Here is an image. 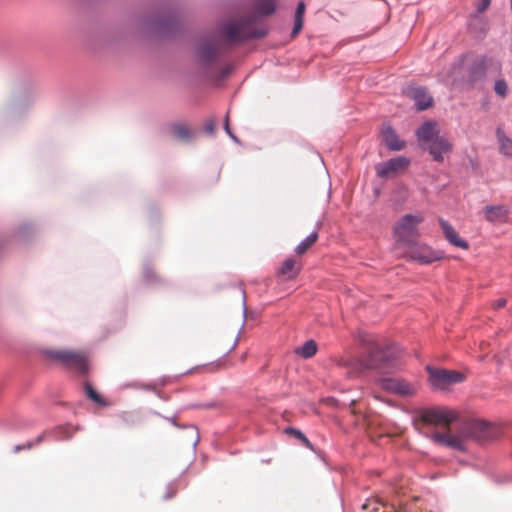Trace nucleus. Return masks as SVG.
Masks as SVG:
<instances>
[{"instance_id": "20", "label": "nucleus", "mask_w": 512, "mask_h": 512, "mask_svg": "<svg viewBox=\"0 0 512 512\" xmlns=\"http://www.w3.org/2000/svg\"><path fill=\"white\" fill-rule=\"evenodd\" d=\"M306 10V5L303 1L299 2L295 12L294 25L292 32H300L303 28V19Z\"/></svg>"}, {"instance_id": "1", "label": "nucleus", "mask_w": 512, "mask_h": 512, "mask_svg": "<svg viewBox=\"0 0 512 512\" xmlns=\"http://www.w3.org/2000/svg\"><path fill=\"white\" fill-rule=\"evenodd\" d=\"M416 136L420 147L427 151L436 162H443L444 156L453 150V144L440 134V129L435 121L424 122L416 130Z\"/></svg>"}, {"instance_id": "5", "label": "nucleus", "mask_w": 512, "mask_h": 512, "mask_svg": "<svg viewBox=\"0 0 512 512\" xmlns=\"http://www.w3.org/2000/svg\"><path fill=\"white\" fill-rule=\"evenodd\" d=\"M428 381L430 385L435 389L445 390L450 386L462 383L465 381L466 376L455 370H447L441 368H434L427 366Z\"/></svg>"}, {"instance_id": "2", "label": "nucleus", "mask_w": 512, "mask_h": 512, "mask_svg": "<svg viewBox=\"0 0 512 512\" xmlns=\"http://www.w3.org/2000/svg\"><path fill=\"white\" fill-rule=\"evenodd\" d=\"M219 39L204 40L198 47V56L203 62H211L225 50L261 39L265 34H220Z\"/></svg>"}, {"instance_id": "9", "label": "nucleus", "mask_w": 512, "mask_h": 512, "mask_svg": "<svg viewBox=\"0 0 512 512\" xmlns=\"http://www.w3.org/2000/svg\"><path fill=\"white\" fill-rule=\"evenodd\" d=\"M405 93L415 102L418 111L426 110L433 105V98L425 87L409 85Z\"/></svg>"}, {"instance_id": "22", "label": "nucleus", "mask_w": 512, "mask_h": 512, "mask_svg": "<svg viewBox=\"0 0 512 512\" xmlns=\"http://www.w3.org/2000/svg\"><path fill=\"white\" fill-rule=\"evenodd\" d=\"M86 395L89 399H91L93 402L105 406L107 403L105 400L97 393V391L91 386L90 383L85 382L84 384Z\"/></svg>"}, {"instance_id": "24", "label": "nucleus", "mask_w": 512, "mask_h": 512, "mask_svg": "<svg viewBox=\"0 0 512 512\" xmlns=\"http://www.w3.org/2000/svg\"><path fill=\"white\" fill-rule=\"evenodd\" d=\"M494 91L500 97L505 98L508 92V85L506 81L504 79L496 80L494 84Z\"/></svg>"}, {"instance_id": "4", "label": "nucleus", "mask_w": 512, "mask_h": 512, "mask_svg": "<svg viewBox=\"0 0 512 512\" xmlns=\"http://www.w3.org/2000/svg\"><path fill=\"white\" fill-rule=\"evenodd\" d=\"M424 220L421 214H406L394 226L396 242L406 246L414 242L419 236L418 225Z\"/></svg>"}, {"instance_id": "19", "label": "nucleus", "mask_w": 512, "mask_h": 512, "mask_svg": "<svg viewBox=\"0 0 512 512\" xmlns=\"http://www.w3.org/2000/svg\"><path fill=\"white\" fill-rule=\"evenodd\" d=\"M255 9L261 15H270L276 9V0H258Z\"/></svg>"}, {"instance_id": "34", "label": "nucleus", "mask_w": 512, "mask_h": 512, "mask_svg": "<svg viewBox=\"0 0 512 512\" xmlns=\"http://www.w3.org/2000/svg\"><path fill=\"white\" fill-rule=\"evenodd\" d=\"M237 342H238L237 338H234L229 350H233L237 346Z\"/></svg>"}, {"instance_id": "7", "label": "nucleus", "mask_w": 512, "mask_h": 512, "mask_svg": "<svg viewBox=\"0 0 512 512\" xmlns=\"http://www.w3.org/2000/svg\"><path fill=\"white\" fill-rule=\"evenodd\" d=\"M405 247L407 248L405 256L409 260L422 265L431 264L443 258L441 251H435L426 244L416 242V240Z\"/></svg>"}, {"instance_id": "13", "label": "nucleus", "mask_w": 512, "mask_h": 512, "mask_svg": "<svg viewBox=\"0 0 512 512\" xmlns=\"http://www.w3.org/2000/svg\"><path fill=\"white\" fill-rule=\"evenodd\" d=\"M431 438L437 444L458 450H462L464 448V442L466 440L465 432L461 435H456L450 433L449 430L444 433H434Z\"/></svg>"}, {"instance_id": "6", "label": "nucleus", "mask_w": 512, "mask_h": 512, "mask_svg": "<svg viewBox=\"0 0 512 512\" xmlns=\"http://www.w3.org/2000/svg\"><path fill=\"white\" fill-rule=\"evenodd\" d=\"M464 432L466 439H473L480 443L492 441L500 435V429L497 426L480 420L468 423Z\"/></svg>"}, {"instance_id": "27", "label": "nucleus", "mask_w": 512, "mask_h": 512, "mask_svg": "<svg viewBox=\"0 0 512 512\" xmlns=\"http://www.w3.org/2000/svg\"><path fill=\"white\" fill-rule=\"evenodd\" d=\"M216 128V122L214 120H209L205 124V131L209 134L214 133Z\"/></svg>"}, {"instance_id": "17", "label": "nucleus", "mask_w": 512, "mask_h": 512, "mask_svg": "<svg viewBox=\"0 0 512 512\" xmlns=\"http://www.w3.org/2000/svg\"><path fill=\"white\" fill-rule=\"evenodd\" d=\"M169 131L174 138L188 141L193 137V133L186 124L174 123L169 126Z\"/></svg>"}, {"instance_id": "23", "label": "nucleus", "mask_w": 512, "mask_h": 512, "mask_svg": "<svg viewBox=\"0 0 512 512\" xmlns=\"http://www.w3.org/2000/svg\"><path fill=\"white\" fill-rule=\"evenodd\" d=\"M383 359L384 361L388 360L386 356L383 355V352L377 347L371 354V359L369 361L368 367L370 368H378L380 367L379 359Z\"/></svg>"}, {"instance_id": "12", "label": "nucleus", "mask_w": 512, "mask_h": 512, "mask_svg": "<svg viewBox=\"0 0 512 512\" xmlns=\"http://www.w3.org/2000/svg\"><path fill=\"white\" fill-rule=\"evenodd\" d=\"M482 212L485 220L494 225L506 223L510 213L506 205H487Z\"/></svg>"}, {"instance_id": "36", "label": "nucleus", "mask_w": 512, "mask_h": 512, "mask_svg": "<svg viewBox=\"0 0 512 512\" xmlns=\"http://www.w3.org/2000/svg\"><path fill=\"white\" fill-rule=\"evenodd\" d=\"M511 10H512V0H511Z\"/></svg>"}, {"instance_id": "14", "label": "nucleus", "mask_w": 512, "mask_h": 512, "mask_svg": "<svg viewBox=\"0 0 512 512\" xmlns=\"http://www.w3.org/2000/svg\"><path fill=\"white\" fill-rule=\"evenodd\" d=\"M302 270V262L299 258L289 257L286 258L279 267L277 274L283 280H294Z\"/></svg>"}, {"instance_id": "18", "label": "nucleus", "mask_w": 512, "mask_h": 512, "mask_svg": "<svg viewBox=\"0 0 512 512\" xmlns=\"http://www.w3.org/2000/svg\"><path fill=\"white\" fill-rule=\"evenodd\" d=\"M318 240V233L313 232L301 241L295 248V253L298 256L305 254Z\"/></svg>"}, {"instance_id": "31", "label": "nucleus", "mask_w": 512, "mask_h": 512, "mask_svg": "<svg viewBox=\"0 0 512 512\" xmlns=\"http://www.w3.org/2000/svg\"><path fill=\"white\" fill-rule=\"evenodd\" d=\"M506 303H507L506 299L500 298L497 301H495L494 307L495 308H502V307H504L506 305Z\"/></svg>"}, {"instance_id": "11", "label": "nucleus", "mask_w": 512, "mask_h": 512, "mask_svg": "<svg viewBox=\"0 0 512 512\" xmlns=\"http://www.w3.org/2000/svg\"><path fill=\"white\" fill-rule=\"evenodd\" d=\"M383 387L400 396H413L417 392V386L403 379L388 378L383 380Z\"/></svg>"}, {"instance_id": "16", "label": "nucleus", "mask_w": 512, "mask_h": 512, "mask_svg": "<svg viewBox=\"0 0 512 512\" xmlns=\"http://www.w3.org/2000/svg\"><path fill=\"white\" fill-rule=\"evenodd\" d=\"M381 135L384 143L390 150L399 151L405 147V143L398 138V135L390 125H383Z\"/></svg>"}, {"instance_id": "21", "label": "nucleus", "mask_w": 512, "mask_h": 512, "mask_svg": "<svg viewBox=\"0 0 512 512\" xmlns=\"http://www.w3.org/2000/svg\"><path fill=\"white\" fill-rule=\"evenodd\" d=\"M295 352L303 358H310L316 354L317 344L314 340H308L301 347L297 348Z\"/></svg>"}, {"instance_id": "15", "label": "nucleus", "mask_w": 512, "mask_h": 512, "mask_svg": "<svg viewBox=\"0 0 512 512\" xmlns=\"http://www.w3.org/2000/svg\"><path fill=\"white\" fill-rule=\"evenodd\" d=\"M439 225L443 231V234L447 241L451 243L452 245L461 248V249H468L469 244L467 241L463 240L457 231L444 219H439Z\"/></svg>"}, {"instance_id": "8", "label": "nucleus", "mask_w": 512, "mask_h": 512, "mask_svg": "<svg viewBox=\"0 0 512 512\" xmlns=\"http://www.w3.org/2000/svg\"><path fill=\"white\" fill-rule=\"evenodd\" d=\"M456 418L457 414L446 408L424 409L420 414V421L427 425L448 427Z\"/></svg>"}, {"instance_id": "35", "label": "nucleus", "mask_w": 512, "mask_h": 512, "mask_svg": "<svg viewBox=\"0 0 512 512\" xmlns=\"http://www.w3.org/2000/svg\"><path fill=\"white\" fill-rule=\"evenodd\" d=\"M146 387H147L148 389H152V390H154V389H155V387H154L153 385H147Z\"/></svg>"}, {"instance_id": "28", "label": "nucleus", "mask_w": 512, "mask_h": 512, "mask_svg": "<svg viewBox=\"0 0 512 512\" xmlns=\"http://www.w3.org/2000/svg\"><path fill=\"white\" fill-rule=\"evenodd\" d=\"M376 504L375 501L368 500L362 505L363 510L372 509V512H377L378 508L374 507L373 505Z\"/></svg>"}, {"instance_id": "10", "label": "nucleus", "mask_w": 512, "mask_h": 512, "mask_svg": "<svg viewBox=\"0 0 512 512\" xmlns=\"http://www.w3.org/2000/svg\"><path fill=\"white\" fill-rule=\"evenodd\" d=\"M409 163V160L402 156L392 158L384 163L378 164L376 166V173L381 178H388L398 172L404 171Z\"/></svg>"}, {"instance_id": "33", "label": "nucleus", "mask_w": 512, "mask_h": 512, "mask_svg": "<svg viewBox=\"0 0 512 512\" xmlns=\"http://www.w3.org/2000/svg\"><path fill=\"white\" fill-rule=\"evenodd\" d=\"M301 442H302L306 447H308V448H312V445H311L310 441L307 439V437H306V436L301 440Z\"/></svg>"}, {"instance_id": "32", "label": "nucleus", "mask_w": 512, "mask_h": 512, "mask_svg": "<svg viewBox=\"0 0 512 512\" xmlns=\"http://www.w3.org/2000/svg\"><path fill=\"white\" fill-rule=\"evenodd\" d=\"M224 128H225V131H226V132H227V133H228L232 138H234V136L232 135V133H231V131H230V128H229L228 117H226Z\"/></svg>"}, {"instance_id": "30", "label": "nucleus", "mask_w": 512, "mask_h": 512, "mask_svg": "<svg viewBox=\"0 0 512 512\" xmlns=\"http://www.w3.org/2000/svg\"><path fill=\"white\" fill-rule=\"evenodd\" d=\"M32 447V444L30 442L26 443L25 445L21 446V445H16L14 448H13V451L15 453L19 452L20 450L22 449H30Z\"/></svg>"}, {"instance_id": "29", "label": "nucleus", "mask_w": 512, "mask_h": 512, "mask_svg": "<svg viewBox=\"0 0 512 512\" xmlns=\"http://www.w3.org/2000/svg\"><path fill=\"white\" fill-rule=\"evenodd\" d=\"M480 1H481V2H480V4H479V6H478L477 10H478L479 12H483L484 10H486V9L488 8V6H489V5H490V3H491V0H480Z\"/></svg>"}, {"instance_id": "26", "label": "nucleus", "mask_w": 512, "mask_h": 512, "mask_svg": "<svg viewBox=\"0 0 512 512\" xmlns=\"http://www.w3.org/2000/svg\"><path fill=\"white\" fill-rule=\"evenodd\" d=\"M286 433H288L290 435H293L294 437H296L300 441L305 437V435L300 430H297L295 428H288V429H286Z\"/></svg>"}, {"instance_id": "3", "label": "nucleus", "mask_w": 512, "mask_h": 512, "mask_svg": "<svg viewBox=\"0 0 512 512\" xmlns=\"http://www.w3.org/2000/svg\"><path fill=\"white\" fill-rule=\"evenodd\" d=\"M43 353L47 359L55 361L81 375H85L88 372V357L83 351L46 349Z\"/></svg>"}, {"instance_id": "25", "label": "nucleus", "mask_w": 512, "mask_h": 512, "mask_svg": "<svg viewBox=\"0 0 512 512\" xmlns=\"http://www.w3.org/2000/svg\"><path fill=\"white\" fill-rule=\"evenodd\" d=\"M250 19H246L244 21H240L237 24H230L223 32H241L242 29H245L248 27L250 23Z\"/></svg>"}]
</instances>
